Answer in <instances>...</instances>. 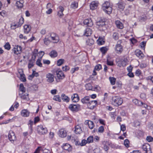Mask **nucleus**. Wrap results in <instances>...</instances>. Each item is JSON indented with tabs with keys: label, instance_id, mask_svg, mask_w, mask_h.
Here are the masks:
<instances>
[{
	"label": "nucleus",
	"instance_id": "obj_29",
	"mask_svg": "<svg viewBox=\"0 0 153 153\" xmlns=\"http://www.w3.org/2000/svg\"><path fill=\"white\" fill-rule=\"evenodd\" d=\"M49 55L52 58H54L57 56L58 54L57 52L55 50L51 51L49 53Z\"/></svg>",
	"mask_w": 153,
	"mask_h": 153
},
{
	"label": "nucleus",
	"instance_id": "obj_58",
	"mask_svg": "<svg viewBox=\"0 0 153 153\" xmlns=\"http://www.w3.org/2000/svg\"><path fill=\"white\" fill-rule=\"evenodd\" d=\"M78 69L79 68L78 67L73 68L71 70V72L72 74H73L76 71L78 70Z\"/></svg>",
	"mask_w": 153,
	"mask_h": 153
},
{
	"label": "nucleus",
	"instance_id": "obj_33",
	"mask_svg": "<svg viewBox=\"0 0 153 153\" xmlns=\"http://www.w3.org/2000/svg\"><path fill=\"white\" fill-rule=\"evenodd\" d=\"M90 98L88 97H85L84 98L82 99L81 101L83 103H87L88 102Z\"/></svg>",
	"mask_w": 153,
	"mask_h": 153
},
{
	"label": "nucleus",
	"instance_id": "obj_31",
	"mask_svg": "<svg viewBox=\"0 0 153 153\" xmlns=\"http://www.w3.org/2000/svg\"><path fill=\"white\" fill-rule=\"evenodd\" d=\"M136 55L139 57H143V54L142 52L139 50H137L135 51Z\"/></svg>",
	"mask_w": 153,
	"mask_h": 153
},
{
	"label": "nucleus",
	"instance_id": "obj_26",
	"mask_svg": "<svg viewBox=\"0 0 153 153\" xmlns=\"http://www.w3.org/2000/svg\"><path fill=\"white\" fill-rule=\"evenodd\" d=\"M102 143L104 145L103 147L104 150L107 151L109 149L108 146L110 145V143L107 141H104Z\"/></svg>",
	"mask_w": 153,
	"mask_h": 153
},
{
	"label": "nucleus",
	"instance_id": "obj_2",
	"mask_svg": "<svg viewBox=\"0 0 153 153\" xmlns=\"http://www.w3.org/2000/svg\"><path fill=\"white\" fill-rule=\"evenodd\" d=\"M112 104L116 106L121 105L123 102V100L119 96H114L112 98Z\"/></svg>",
	"mask_w": 153,
	"mask_h": 153
},
{
	"label": "nucleus",
	"instance_id": "obj_48",
	"mask_svg": "<svg viewBox=\"0 0 153 153\" xmlns=\"http://www.w3.org/2000/svg\"><path fill=\"white\" fill-rule=\"evenodd\" d=\"M113 37L115 40L117 39H118V34L117 33L114 32L113 35Z\"/></svg>",
	"mask_w": 153,
	"mask_h": 153
},
{
	"label": "nucleus",
	"instance_id": "obj_8",
	"mask_svg": "<svg viewBox=\"0 0 153 153\" xmlns=\"http://www.w3.org/2000/svg\"><path fill=\"white\" fill-rule=\"evenodd\" d=\"M22 48L20 46L17 45L13 48V51L14 53L18 55L21 53L22 52Z\"/></svg>",
	"mask_w": 153,
	"mask_h": 153
},
{
	"label": "nucleus",
	"instance_id": "obj_46",
	"mask_svg": "<svg viewBox=\"0 0 153 153\" xmlns=\"http://www.w3.org/2000/svg\"><path fill=\"white\" fill-rule=\"evenodd\" d=\"M4 48L7 50H9L10 48V46L9 43L7 42L4 46Z\"/></svg>",
	"mask_w": 153,
	"mask_h": 153
},
{
	"label": "nucleus",
	"instance_id": "obj_18",
	"mask_svg": "<svg viewBox=\"0 0 153 153\" xmlns=\"http://www.w3.org/2000/svg\"><path fill=\"white\" fill-rule=\"evenodd\" d=\"M74 131L76 134H80L82 132L81 128L79 125L75 126Z\"/></svg>",
	"mask_w": 153,
	"mask_h": 153
},
{
	"label": "nucleus",
	"instance_id": "obj_44",
	"mask_svg": "<svg viewBox=\"0 0 153 153\" xmlns=\"http://www.w3.org/2000/svg\"><path fill=\"white\" fill-rule=\"evenodd\" d=\"M53 100L59 102H60L61 101V100L60 99V97L59 95L54 96L53 98Z\"/></svg>",
	"mask_w": 153,
	"mask_h": 153
},
{
	"label": "nucleus",
	"instance_id": "obj_55",
	"mask_svg": "<svg viewBox=\"0 0 153 153\" xmlns=\"http://www.w3.org/2000/svg\"><path fill=\"white\" fill-rule=\"evenodd\" d=\"M104 42L105 41H104L100 39H99L97 40V43L99 45H102L104 44Z\"/></svg>",
	"mask_w": 153,
	"mask_h": 153
},
{
	"label": "nucleus",
	"instance_id": "obj_25",
	"mask_svg": "<svg viewBox=\"0 0 153 153\" xmlns=\"http://www.w3.org/2000/svg\"><path fill=\"white\" fill-rule=\"evenodd\" d=\"M98 3L95 1L92 2L90 5V7L91 9L94 10L97 8L98 6Z\"/></svg>",
	"mask_w": 153,
	"mask_h": 153
},
{
	"label": "nucleus",
	"instance_id": "obj_37",
	"mask_svg": "<svg viewBox=\"0 0 153 153\" xmlns=\"http://www.w3.org/2000/svg\"><path fill=\"white\" fill-rule=\"evenodd\" d=\"M118 8L123 10L125 7V4L123 3H119L118 4Z\"/></svg>",
	"mask_w": 153,
	"mask_h": 153
},
{
	"label": "nucleus",
	"instance_id": "obj_61",
	"mask_svg": "<svg viewBox=\"0 0 153 153\" xmlns=\"http://www.w3.org/2000/svg\"><path fill=\"white\" fill-rule=\"evenodd\" d=\"M140 97L141 99L143 100H145L146 99L145 94L143 93H141L140 95Z\"/></svg>",
	"mask_w": 153,
	"mask_h": 153
},
{
	"label": "nucleus",
	"instance_id": "obj_62",
	"mask_svg": "<svg viewBox=\"0 0 153 153\" xmlns=\"http://www.w3.org/2000/svg\"><path fill=\"white\" fill-rule=\"evenodd\" d=\"M147 64L146 63H142L140 64V67L142 68H145L146 67Z\"/></svg>",
	"mask_w": 153,
	"mask_h": 153
},
{
	"label": "nucleus",
	"instance_id": "obj_15",
	"mask_svg": "<svg viewBox=\"0 0 153 153\" xmlns=\"http://www.w3.org/2000/svg\"><path fill=\"white\" fill-rule=\"evenodd\" d=\"M115 50L117 53H120L123 51L122 47L120 44H117L116 46Z\"/></svg>",
	"mask_w": 153,
	"mask_h": 153
},
{
	"label": "nucleus",
	"instance_id": "obj_28",
	"mask_svg": "<svg viewBox=\"0 0 153 153\" xmlns=\"http://www.w3.org/2000/svg\"><path fill=\"white\" fill-rule=\"evenodd\" d=\"M21 114L22 116L27 117L29 116L30 112L27 110L24 109L22 111Z\"/></svg>",
	"mask_w": 153,
	"mask_h": 153
},
{
	"label": "nucleus",
	"instance_id": "obj_54",
	"mask_svg": "<svg viewBox=\"0 0 153 153\" xmlns=\"http://www.w3.org/2000/svg\"><path fill=\"white\" fill-rule=\"evenodd\" d=\"M107 48L106 47H102L100 49V50L103 54H105L107 51Z\"/></svg>",
	"mask_w": 153,
	"mask_h": 153
},
{
	"label": "nucleus",
	"instance_id": "obj_14",
	"mask_svg": "<svg viewBox=\"0 0 153 153\" xmlns=\"http://www.w3.org/2000/svg\"><path fill=\"white\" fill-rule=\"evenodd\" d=\"M71 99L73 102H76L79 100V98L77 94H74L72 96Z\"/></svg>",
	"mask_w": 153,
	"mask_h": 153
},
{
	"label": "nucleus",
	"instance_id": "obj_60",
	"mask_svg": "<svg viewBox=\"0 0 153 153\" xmlns=\"http://www.w3.org/2000/svg\"><path fill=\"white\" fill-rule=\"evenodd\" d=\"M107 64L110 66L113 65V62L112 61H109L108 59H107Z\"/></svg>",
	"mask_w": 153,
	"mask_h": 153
},
{
	"label": "nucleus",
	"instance_id": "obj_45",
	"mask_svg": "<svg viewBox=\"0 0 153 153\" xmlns=\"http://www.w3.org/2000/svg\"><path fill=\"white\" fill-rule=\"evenodd\" d=\"M129 142L128 140L126 139L124 141V145L126 147H129Z\"/></svg>",
	"mask_w": 153,
	"mask_h": 153
},
{
	"label": "nucleus",
	"instance_id": "obj_40",
	"mask_svg": "<svg viewBox=\"0 0 153 153\" xmlns=\"http://www.w3.org/2000/svg\"><path fill=\"white\" fill-rule=\"evenodd\" d=\"M85 86L86 89L87 90H93L92 85L90 83H89L87 84H86Z\"/></svg>",
	"mask_w": 153,
	"mask_h": 153
},
{
	"label": "nucleus",
	"instance_id": "obj_64",
	"mask_svg": "<svg viewBox=\"0 0 153 153\" xmlns=\"http://www.w3.org/2000/svg\"><path fill=\"white\" fill-rule=\"evenodd\" d=\"M43 153H51V152L49 150L45 149L43 150Z\"/></svg>",
	"mask_w": 153,
	"mask_h": 153
},
{
	"label": "nucleus",
	"instance_id": "obj_32",
	"mask_svg": "<svg viewBox=\"0 0 153 153\" xmlns=\"http://www.w3.org/2000/svg\"><path fill=\"white\" fill-rule=\"evenodd\" d=\"M62 99L64 101L66 102H68L70 100L69 98L67 96L65 95L64 94H62L61 95Z\"/></svg>",
	"mask_w": 153,
	"mask_h": 153
},
{
	"label": "nucleus",
	"instance_id": "obj_47",
	"mask_svg": "<svg viewBox=\"0 0 153 153\" xmlns=\"http://www.w3.org/2000/svg\"><path fill=\"white\" fill-rule=\"evenodd\" d=\"M87 143H88L87 140L83 139L82 140L81 143H79V144L82 146H85Z\"/></svg>",
	"mask_w": 153,
	"mask_h": 153
},
{
	"label": "nucleus",
	"instance_id": "obj_22",
	"mask_svg": "<svg viewBox=\"0 0 153 153\" xmlns=\"http://www.w3.org/2000/svg\"><path fill=\"white\" fill-rule=\"evenodd\" d=\"M24 1L23 0H20L16 1V6L18 8H22L23 7Z\"/></svg>",
	"mask_w": 153,
	"mask_h": 153
},
{
	"label": "nucleus",
	"instance_id": "obj_27",
	"mask_svg": "<svg viewBox=\"0 0 153 153\" xmlns=\"http://www.w3.org/2000/svg\"><path fill=\"white\" fill-rule=\"evenodd\" d=\"M117 27L120 29H122L123 27V24L120 21L117 20L115 22Z\"/></svg>",
	"mask_w": 153,
	"mask_h": 153
},
{
	"label": "nucleus",
	"instance_id": "obj_42",
	"mask_svg": "<svg viewBox=\"0 0 153 153\" xmlns=\"http://www.w3.org/2000/svg\"><path fill=\"white\" fill-rule=\"evenodd\" d=\"M88 143H92L93 141V136H90L88 138L87 140Z\"/></svg>",
	"mask_w": 153,
	"mask_h": 153
},
{
	"label": "nucleus",
	"instance_id": "obj_57",
	"mask_svg": "<svg viewBox=\"0 0 153 153\" xmlns=\"http://www.w3.org/2000/svg\"><path fill=\"white\" fill-rule=\"evenodd\" d=\"M146 140L149 142H150L153 141V138L150 136H148L146 137Z\"/></svg>",
	"mask_w": 153,
	"mask_h": 153
},
{
	"label": "nucleus",
	"instance_id": "obj_10",
	"mask_svg": "<svg viewBox=\"0 0 153 153\" xmlns=\"http://www.w3.org/2000/svg\"><path fill=\"white\" fill-rule=\"evenodd\" d=\"M8 138L11 141H14L16 140V137L14 132L12 131H10L8 134Z\"/></svg>",
	"mask_w": 153,
	"mask_h": 153
},
{
	"label": "nucleus",
	"instance_id": "obj_63",
	"mask_svg": "<svg viewBox=\"0 0 153 153\" xmlns=\"http://www.w3.org/2000/svg\"><path fill=\"white\" fill-rule=\"evenodd\" d=\"M39 121V117L37 116L34 118V123H36Z\"/></svg>",
	"mask_w": 153,
	"mask_h": 153
},
{
	"label": "nucleus",
	"instance_id": "obj_6",
	"mask_svg": "<svg viewBox=\"0 0 153 153\" xmlns=\"http://www.w3.org/2000/svg\"><path fill=\"white\" fill-rule=\"evenodd\" d=\"M69 109L72 111H77L80 108V105L78 104L76 105L71 104L69 106Z\"/></svg>",
	"mask_w": 153,
	"mask_h": 153
},
{
	"label": "nucleus",
	"instance_id": "obj_39",
	"mask_svg": "<svg viewBox=\"0 0 153 153\" xmlns=\"http://www.w3.org/2000/svg\"><path fill=\"white\" fill-rule=\"evenodd\" d=\"M34 61L32 60H29L28 65V68L29 69L32 68L33 66Z\"/></svg>",
	"mask_w": 153,
	"mask_h": 153
},
{
	"label": "nucleus",
	"instance_id": "obj_11",
	"mask_svg": "<svg viewBox=\"0 0 153 153\" xmlns=\"http://www.w3.org/2000/svg\"><path fill=\"white\" fill-rule=\"evenodd\" d=\"M47 81L48 82L51 83L54 81V76L51 73H48L46 75Z\"/></svg>",
	"mask_w": 153,
	"mask_h": 153
},
{
	"label": "nucleus",
	"instance_id": "obj_1",
	"mask_svg": "<svg viewBox=\"0 0 153 153\" xmlns=\"http://www.w3.org/2000/svg\"><path fill=\"white\" fill-rule=\"evenodd\" d=\"M102 8L103 10L108 14H111L112 10L110 2L107 1L103 4Z\"/></svg>",
	"mask_w": 153,
	"mask_h": 153
},
{
	"label": "nucleus",
	"instance_id": "obj_53",
	"mask_svg": "<svg viewBox=\"0 0 153 153\" xmlns=\"http://www.w3.org/2000/svg\"><path fill=\"white\" fill-rule=\"evenodd\" d=\"M38 56H39V58L41 59L42 57L45 54V53L44 51H40L39 53H37Z\"/></svg>",
	"mask_w": 153,
	"mask_h": 153
},
{
	"label": "nucleus",
	"instance_id": "obj_36",
	"mask_svg": "<svg viewBox=\"0 0 153 153\" xmlns=\"http://www.w3.org/2000/svg\"><path fill=\"white\" fill-rule=\"evenodd\" d=\"M62 148L63 149L65 150H69L71 147V146L69 144L66 143L63 145Z\"/></svg>",
	"mask_w": 153,
	"mask_h": 153
},
{
	"label": "nucleus",
	"instance_id": "obj_30",
	"mask_svg": "<svg viewBox=\"0 0 153 153\" xmlns=\"http://www.w3.org/2000/svg\"><path fill=\"white\" fill-rule=\"evenodd\" d=\"M38 52V50L36 49H34L33 52V54L32 56V60H35L36 59L37 56V54Z\"/></svg>",
	"mask_w": 153,
	"mask_h": 153
},
{
	"label": "nucleus",
	"instance_id": "obj_24",
	"mask_svg": "<svg viewBox=\"0 0 153 153\" xmlns=\"http://www.w3.org/2000/svg\"><path fill=\"white\" fill-rule=\"evenodd\" d=\"M24 32L25 33H28L30 31L31 29V27L28 25H25L24 27Z\"/></svg>",
	"mask_w": 153,
	"mask_h": 153
},
{
	"label": "nucleus",
	"instance_id": "obj_49",
	"mask_svg": "<svg viewBox=\"0 0 153 153\" xmlns=\"http://www.w3.org/2000/svg\"><path fill=\"white\" fill-rule=\"evenodd\" d=\"M64 60L63 59H59L57 61V65L58 66H60L64 62Z\"/></svg>",
	"mask_w": 153,
	"mask_h": 153
},
{
	"label": "nucleus",
	"instance_id": "obj_21",
	"mask_svg": "<svg viewBox=\"0 0 153 153\" xmlns=\"http://www.w3.org/2000/svg\"><path fill=\"white\" fill-rule=\"evenodd\" d=\"M92 33V31L91 29L89 28H87L85 31L84 35L86 36H90Z\"/></svg>",
	"mask_w": 153,
	"mask_h": 153
},
{
	"label": "nucleus",
	"instance_id": "obj_13",
	"mask_svg": "<svg viewBox=\"0 0 153 153\" xmlns=\"http://www.w3.org/2000/svg\"><path fill=\"white\" fill-rule=\"evenodd\" d=\"M57 78L59 79H62L65 77V75L61 71L57 70L56 71Z\"/></svg>",
	"mask_w": 153,
	"mask_h": 153
},
{
	"label": "nucleus",
	"instance_id": "obj_43",
	"mask_svg": "<svg viewBox=\"0 0 153 153\" xmlns=\"http://www.w3.org/2000/svg\"><path fill=\"white\" fill-rule=\"evenodd\" d=\"M97 25L100 27H102L105 25V22L102 21H100L97 23Z\"/></svg>",
	"mask_w": 153,
	"mask_h": 153
},
{
	"label": "nucleus",
	"instance_id": "obj_51",
	"mask_svg": "<svg viewBox=\"0 0 153 153\" xmlns=\"http://www.w3.org/2000/svg\"><path fill=\"white\" fill-rule=\"evenodd\" d=\"M71 7L73 8H76L78 7V3L76 2H74L71 4Z\"/></svg>",
	"mask_w": 153,
	"mask_h": 153
},
{
	"label": "nucleus",
	"instance_id": "obj_7",
	"mask_svg": "<svg viewBox=\"0 0 153 153\" xmlns=\"http://www.w3.org/2000/svg\"><path fill=\"white\" fill-rule=\"evenodd\" d=\"M50 38L54 43H57L59 40V38L58 36L54 33H52L51 34Z\"/></svg>",
	"mask_w": 153,
	"mask_h": 153
},
{
	"label": "nucleus",
	"instance_id": "obj_17",
	"mask_svg": "<svg viewBox=\"0 0 153 153\" xmlns=\"http://www.w3.org/2000/svg\"><path fill=\"white\" fill-rule=\"evenodd\" d=\"M83 23L85 25H87L89 27H91L93 25V23L91 19H85L84 20Z\"/></svg>",
	"mask_w": 153,
	"mask_h": 153
},
{
	"label": "nucleus",
	"instance_id": "obj_19",
	"mask_svg": "<svg viewBox=\"0 0 153 153\" xmlns=\"http://www.w3.org/2000/svg\"><path fill=\"white\" fill-rule=\"evenodd\" d=\"M67 132L66 131L63 129H61L59 130V136L62 137H64L67 135Z\"/></svg>",
	"mask_w": 153,
	"mask_h": 153
},
{
	"label": "nucleus",
	"instance_id": "obj_23",
	"mask_svg": "<svg viewBox=\"0 0 153 153\" xmlns=\"http://www.w3.org/2000/svg\"><path fill=\"white\" fill-rule=\"evenodd\" d=\"M59 10L58 12L57 15L59 17H61L63 16V12L64 10V9L63 7L61 6H59Z\"/></svg>",
	"mask_w": 153,
	"mask_h": 153
},
{
	"label": "nucleus",
	"instance_id": "obj_12",
	"mask_svg": "<svg viewBox=\"0 0 153 153\" xmlns=\"http://www.w3.org/2000/svg\"><path fill=\"white\" fill-rule=\"evenodd\" d=\"M19 95L21 98L23 100L27 101L28 100H29L28 94L27 93H19Z\"/></svg>",
	"mask_w": 153,
	"mask_h": 153
},
{
	"label": "nucleus",
	"instance_id": "obj_52",
	"mask_svg": "<svg viewBox=\"0 0 153 153\" xmlns=\"http://www.w3.org/2000/svg\"><path fill=\"white\" fill-rule=\"evenodd\" d=\"M41 59L40 58L38 59L36 62V64L40 67H42V64L41 62Z\"/></svg>",
	"mask_w": 153,
	"mask_h": 153
},
{
	"label": "nucleus",
	"instance_id": "obj_35",
	"mask_svg": "<svg viewBox=\"0 0 153 153\" xmlns=\"http://www.w3.org/2000/svg\"><path fill=\"white\" fill-rule=\"evenodd\" d=\"M94 43V40L92 39H88L86 41V44L87 45L90 46Z\"/></svg>",
	"mask_w": 153,
	"mask_h": 153
},
{
	"label": "nucleus",
	"instance_id": "obj_41",
	"mask_svg": "<svg viewBox=\"0 0 153 153\" xmlns=\"http://www.w3.org/2000/svg\"><path fill=\"white\" fill-rule=\"evenodd\" d=\"M109 80L110 81L111 84L112 85L115 84L116 82V79L113 77H110L109 78Z\"/></svg>",
	"mask_w": 153,
	"mask_h": 153
},
{
	"label": "nucleus",
	"instance_id": "obj_3",
	"mask_svg": "<svg viewBox=\"0 0 153 153\" xmlns=\"http://www.w3.org/2000/svg\"><path fill=\"white\" fill-rule=\"evenodd\" d=\"M37 131L38 133L40 135L46 134L48 132L47 128L44 127L42 125H40L37 126Z\"/></svg>",
	"mask_w": 153,
	"mask_h": 153
},
{
	"label": "nucleus",
	"instance_id": "obj_34",
	"mask_svg": "<svg viewBox=\"0 0 153 153\" xmlns=\"http://www.w3.org/2000/svg\"><path fill=\"white\" fill-rule=\"evenodd\" d=\"M133 102L135 105L138 106H141L142 105V102L141 101H139L136 99L133 100Z\"/></svg>",
	"mask_w": 153,
	"mask_h": 153
},
{
	"label": "nucleus",
	"instance_id": "obj_38",
	"mask_svg": "<svg viewBox=\"0 0 153 153\" xmlns=\"http://www.w3.org/2000/svg\"><path fill=\"white\" fill-rule=\"evenodd\" d=\"M19 90L22 93H25V89L24 87L23 84H21L20 85Z\"/></svg>",
	"mask_w": 153,
	"mask_h": 153
},
{
	"label": "nucleus",
	"instance_id": "obj_16",
	"mask_svg": "<svg viewBox=\"0 0 153 153\" xmlns=\"http://www.w3.org/2000/svg\"><path fill=\"white\" fill-rule=\"evenodd\" d=\"M85 125H88L89 128L91 129L93 128L94 126L93 122L90 120H86L85 122Z\"/></svg>",
	"mask_w": 153,
	"mask_h": 153
},
{
	"label": "nucleus",
	"instance_id": "obj_5",
	"mask_svg": "<svg viewBox=\"0 0 153 153\" xmlns=\"http://www.w3.org/2000/svg\"><path fill=\"white\" fill-rule=\"evenodd\" d=\"M97 103L96 100H92L88 102L87 104V106L89 108L93 109L96 106Z\"/></svg>",
	"mask_w": 153,
	"mask_h": 153
},
{
	"label": "nucleus",
	"instance_id": "obj_9",
	"mask_svg": "<svg viewBox=\"0 0 153 153\" xmlns=\"http://www.w3.org/2000/svg\"><path fill=\"white\" fill-rule=\"evenodd\" d=\"M24 22V19L22 17L21 18L18 23L15 24L11 26V28L13 29H14L17 27H20Z\"/></svg>",
	"mask_w": 153,
	"mask_h": 153
},
{
	"label": "nucleus",
	"instance_id": "obj_56",
	"mask_svg": "<svg viewBox=\"0 0 153 153\" xmlns=\"http://www.w3.org/2000/svg\"><path fill=\"white\" fill-rule=\"evenodd\" d=\"M104 131V128L103 126H101L99 127L98 129V131L100 133H102Z\"/></svg>",
	"mask_w": 153,
	"mask_h": 153
},
{
	"label": "nucleus",
	"instance_id": "obj_4",
	"mask_svg": "<svg viewBox=\"0 0 153 153\" xmlns=\"http://www.w3.org/2000/svg\"><path fill=\"white\" fill-rule=\"evenodd\" d=\"M142 149L145 151V153H152L150 146L148 143L144 144L142 146Z\"/></svg>",
	"mask_w": 153,
	"mask_h": 153
},
{
	"label": "nucleus",
	"instance_id": "obj_59",
	"mask_svg": "<svg viewBox=\"0 0 153 153\" xmlns=\"http://www.w3.org/2000/svg\"><path fill=\"white\" fill-rule=\"evenodd\" d=\"M62 70L63 71H66L68 70L70 68L68 66H65V67H63L62 68Z\"/></svg>",
	"mask_w": 153,
	"mask_h": 153
},
{
	"label": "nucleus",
	"instance_id": "obj_50",
	"mask_svg": "<svg viewBox=\"0 0 153 153\" xmlns=\"http://www.w3.org/2000/svg\"><path fill=\"white\" fill-rule=\"evenodd\" d=\"M102 68V66L100 64H98L96 65L94 68L95 70L96 71H99Z\"/></svg>",
	"mask_w": 153,
	"mask_h": 153
},
{
	"label": "nucleus",
	"instance_id": "obj_20",
	"mask_svg": "<svg viewBox=\"0 0 153 153\" xmlns=\"http://www.w3.org/2000/svg\"><path fill=\"white\" fill-rule=\"evenodd\" d=\"M19 73L20 75V80L23 82H25L26 80V79L25 77V74L23 73L22 71L21 70L20 71H19Z\"/></svg>",
	"mask_w": 153,
	"mask_h": 153
}]
</instances>
